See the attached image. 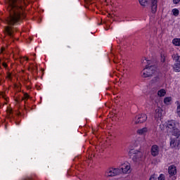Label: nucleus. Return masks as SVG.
Instances as JSON below:
<instances>
[{
	"instance_id": "nucleus-5",
	"label": "nucleus",
	"mask_w": 180,
	"mask_h": 180,
	"mask_svg": "<svg viewBox=\"0 0 180 180\" xmlns=\"http://www.w3.org/2000/svg\"><path fill=\"white\" fill-rule=\"evenodd\" d=\"M107 176H116L122 174V170L119 168H111L106 172Z\"/></svg>"
},
{
	"instance_id": "nucleus-7",
	"label": "nucleus",
	"mask_w": 180,
	"mask_h": 180,
	"mask_svg": "<svg viewBox=\"0 0 180 180\" xmlns=\"http://www.w3.org/2000/svg\"><path fill=\"white\" fill-rule=\"evenodd\" d=\"M147 120V115L141 114L136 117L135 123L136 124H139V123H144Z\"/></svg>"
},
{
	"instance_id": "nucleus-9",
	"label": "nucleus",
	"mask_w": 180,
	"mask_h": 180,
	"mask_svg": "<svg viewBox=\"0 0 180 180\" xmlns=\"http://www.w3.org/2000/svg\"><path fill=\"white\" fill-rule=\"evenodd\" d=\"M162 117V109L160 107H158L155 110V118L161 119Z\"/></svg>"
},
{
	"instance_id": "nucleus-31",
	"label": "nucleus",
	"mask_w": 180,
	"mask_h": 180,
	"mask_svg": "<svg viewBox=\"0 0 180 180\" xmlns=\"http://www.w3.org/2000/svg\"><path fill=\"white\" fill-rule=\"evenodd\" d=\"M2 65L4 66L5 68H6V67H8V65H6V63H3Z\"/></svg>"
},
{
	"instance_id": "nucleus-2",
	"label": "nucleus",
	"mask_w": 180,
	"mask_h": 180,
	"mask_svg": "<svg viewBox=\"0 0 180 180\" xmlns=\"http://www.w3.org/2000/svg\"><path fill=\"white\" fill-rule=\"evenodd\" d=\"M167 131L171 133L172 136H175L178 139L180 136L179 129L176 128V122L175 120H169L167 122Z\"/></svg>"
},
{
	"instance_id": "nucleus-16",
	"label": "nucleus",
	"mask_w": 180,
	"mask_h": 180,
	"mask_svg": "<svg viewBox=\"0 0 180 180\" xmlns=\"http://www.w3.org/2000/svg\"><path fill=\"white\" fill-rule=\"evenodd\" d=\"M179 144L178 143V141H176L175 139H172L170 141V146L171 147L174 148V147H176V145Z\"/></svg>"
},
{
	"instance_id": "nucleus-34",
	"label": "nucleus",
	"mask_w": 180,
	"mask_h": 180,
	"mask_svg": "<svg viewBox=\"0 0 180 180\" xmlns=\"http://www.w3.org/2000/svg\"><path fill=\"white\" fill-rule=\"evenodd\" d=\"M8 78H11V74L8 75Z\"/></svg>"
},
{
	"instance_id": "nucleus-6",
	"label": "nucleus",
	"mask_w": 180,
	"mask_h": 180,
	"mask_svg": "<svg viewBox=\"0 0 180 180\" xmlns=\"http://www.w3.org/2000/svg\"><path fill=\"white\" fill-rule=\"evenodd\" d=\"M131 166H130V163H124L123 165H122L121 167H120V171H121V174H130L131 170H130Z\"/></svg>"
},
{
	"instance_id": "nucleus-17",
	"label": "nucleus",
	"mask_w": 180,
	"mask_h": 180,
	"mask_svg": "<svg viewBox=\"0 0 180 180\" xmlns=\"http://www.w3.org/2000/svg\"><path fill=\"white\" fill-rule=\"evenodd\" d=\"M172 57H173V60H174L176 63H180V60H180V56H179V55H178L176 53V54L173 55Z\"/></svg>"
},
{
	"instance_id": "nucleus-14",
	"label": "nucleus",
	"mask_w": 180,
	"mask_h": 180,
	"mask_svg": "<svg viewBox=\"0 0 180 180\" xmlns=\"http://www.w3.org/2000/svg\"><path fill=\"white\" fill-rule=\"evenodd\" d=\"M173 68H174L175 72H180V63H175Z\"/></svg>"
},
{
	"instance_id": "nucleus-11",
	"label": "nucleus",
	"mask_w": 180,
	"mask_h": 180,
	"mask_svg": "<svg viewBox=\"0 0 180 180\" xmlns=\"http://www.w3.org/2000/svg\"><path fill=\"white\" fill-rule=\"evenodd\" d=\"M168 172L172 176L175 175L176 174V167L174 165L169 166Z\"/></svg>"
},
{
	"instance_id": "nucleus-30",
	"label": "nucleus",
	"mask_w": 180,
	"mask_h": 180,
	"mask_svg": "<svg viewBox=\"0 0 180 180\" xmlns=\"http://www.w3.org/2000/svg\"><path fill=\"white\" fill-rule=\"evenodd\" d=\"M146 61L148 65H150V60H147L145 59V60H143V63H146Z\"/></svg>"
},
{
	"instance_id": "nucleus-33",
	"label": "nucleus",
	"mask_w": 180,
	"mask_h": 180,
	"mask_svg": "<svg viewBox=\"0 0 180 180\" xmlns=\"http://www.w3.org/2000/svg\"><path fill=\"white\" fill-rule=\"evenodd\" d=\"M62 4H65V0H60Z\"/></svg>"
},
{
	"instance_id": "nucleus-36",
	"label": "nucleus",
	"mask_w": 180,
	"mask_h": 180,
	"mask_svg": "<svg viewBox=\"0 0 180 180\" xmlns=\"http://www.w3.org/2000/svg\"><path fill=\"white\" fill-rule=\"evenodd\" d=\"M24 58H25V60H29V58L27 57H24Z\"/></svg>"
},
{
	"instance_id": "nucleus-29",
	"label": "nucleus",
	"mask_w": 180,
	"mask_h": 180,
	"mask_svg": "<svg viewBox=\"0 0 180 180\" xmlns=\"http://www.w3.org/2000/svg\"><path fill=\"white\" fill-rule=\"evenodd\" d=\"M174 4H179L180 0H173Z\"/></svg>"
},
{
	"instance_id": "nucleus-25",
	"label": "nucleus",
	"mask_w": 180,
	"mask_h": 180,
	"mask_svg": "<svg viewBox=\"0 0 180 180\" xmlns=\"http://www.w3.org/2000/svg\"><path fill=\"white\" fill-rule=\"evenodd\" d=\"M29 98V95L27 94H24V97L22 98V101H25V99Z\"/></svg>"
},
{
	"instance_id": "nucleus-21",
	"label": "nucleus",
	"mask_w": 180,
	"mask_h": 180,
	"mask_svg": "<svg viewBox=\"0 0 180 180\" xmlns=\"http://www.w3.org/2000/svg\"><path fill=\"white\" fill-rule=\"evenodd\" d=\"M172 12H173V15L174 16H178V15H179V9L174 8V9L172 10Z\"/></svg>"
},
{
	"instance_id": "nucleus-18",
	"label": "nucleus",
	"mask_w": 180,
	"mask_h": 180,
	"mask_svg": "<svg viewBox=\"0 0 180 180\" xmlns=\"http://www.w3.org/2000/svg\"><path fill=\"white\" fill-rule=\"evenodd\" d=\"M177 107H176V114L180 117V103L179 101L176 102Z\"/></svg>"
},
{
	"instance_id": "nucleus-4",
	"label": "nucleus",
	"mask_w": 180,
	"mask_h": 180,
	"mask_svg": "<svg viewBox=\"0 0 180 180\" xmlns=\"http://www.w3.org/2000/svg\"><path fill=\"white\" fill-rule=\"evenodd\" d=\"M129 156L131 157L134 162H137L140 161V160L141 159V157H143V153L134 149H131L129 150Z\"/></svg>"
},
{
	"instance_id": "nucleus-27",
	"label": "nucleus",
	"mask_w": 180,
	"mask_h": 180,
	"mask_svg": "<svg viewBox=\"0 0 180 180\" xmlns=\"http://www.w3.org/2000/svg\"><path fill=\"white\" fill-rule=\"evenodd\" d=\"M156 179H157V177H155V175H152V176L150 177V179H149V180H156Z\"/></svg>"
},
{
	"instance_id": "nucleus-28",
	"label": "nucleus",
	"mask_w": 180,
	"mask_h": 180,
	"mask_svg": "<svg viewBox=\"0 0 180 180\" xmlns=\"http://www.w3.org/2000/svg\"><path fill=\"white\" fill-rule=\"evenodd\" d=\"M160 80V78H158V77H154V79H153V82H158V81Z\"/></svg>"
},
{
	"instance_id": "nucleus-1",
	"label": "nucleus",
	"mask_w": 180,
	"mask_h": 180,
	"mask_svg": "<svg viewBox=\"0 0 180 180\" xmlns=\"http://www.w3.org/2000/svg\"><path fill=\"white\" fill-rule=\"evenodd\" d=\"M25 0H9V6L8 11L9 16L5 20V23L8 25L4 27V33L12 37L13 34V28L20 25L22 20L25 19V15L22 13V6L19 4H23Z\"/></svg>"
},
{
	"instance_id": "nucleus-26",
	"label": "nucleus",
	"mask_w": 180,
	"mask_h": 180,
	"mask_svg": "<svg viewBox=\"0 0 180 180\" xmlns=\"http://www.w3.org/2000/svg\"><path fill=\"white\" fill-rule=\"evenodd\" d=\"M160 129L162 131L163 130L165 129V127L164 126V124H160Z\"/></svg>"
},
{
	"instance_id": "nucleus-22",
	"label": "nucleus",
	"mask_w": 180,
	"mask_h": 180,
	"mask_svg": "<svg viewBox=\"0 0 180 180\" xmlns=\"http://www.w3.org/2000/svg\"><path fill=\"white\" fill-rule=\"evenodd\" d=\"M78 131L77 129H75L74 131V132L72 131H70V138L72 139V137H74V136H75L76 133Z\"/></svg>"
},
{
	"instance_id": "nucleus-13",
	"label": "nucleus",
	"mask_w": 180,
	"mask_h": 180,
	"mask_svg": "<svg viewBox=\"0 0 180 180\" xmlns=\"http://www.w3.org/2000/svg\"><path fill=\"white\" fill-rule=\"evenodd\" d=\"M167 94V91H165V89H162L158 91V96H165V94Z\"/></svg>"
},
{
	"instance_id": "nucleus-12",
	"label": "nucleus",
	"mask_w": 180,
	"mask_h": 180,
	"mask_svg": "<svg viewBox=\"0 0 180 180\" xmlns=\"http://www.w3.org/2000/svg\"><path fill=\"white\" fill-rule=\"evenodd\" d=\"M147 131H148V129L147 127H144V128L138 129L137 134H140L141 136L143 134H146V133H147Z\"/></svg>"
},
{
	"instance_id": "nucleus-8",
	"label": "nucleus",
	"mask_w": 180,
	"mask_h": 180,
	"mask_svg": "<svg viewBox=\"0 0 180 180\" xmlns=\"http://www.w3.org/2000/svg\"><path fill=\"white\" fill-rule=\"evenodd\" d=\"M160 153V149L158 148V146L153 145L151 148V154L153 157H157L158 155V153Z\"/></svg>"
},
{
	"instance_id": "nucleus-23",
	"label": "nucleus",
	"mask_w": 180,
	"mask_h": 180,
	"mask_svg": "<svg viewBox=\"0 0 180 180\" xmlns=\"http://www.w3.org/2000/svg\"><path fill=\"white\" fill-rule=\"evenodd\" d=\"M69 2H70V6L72 7L75 4V0H69Z\"/></svg>"
},
{
	"instance_id": "nucleus-15",
	"label": "nucleus",
	"mask_w": 180,
	"mask_h": 180,
	"mask_svg": "<svg viewBox=\"0 0 180 180\" xmlns=\"http://www.w3.org/2000/svg\"><path fill=\"white\" fill-rule=\"evenodd\" d=\"M172 101V98L171 97H166L164 99V103H165V105H171V101Z\"/></svg>"
},
{
	"instance_id": "nucleus-32",
	"label": "nucleus",
	"mask_w": 180,
	"mask_h": 180,
	"mask_svg": "<svg viewBox=\"0 0 180 180\" xmlns=\"http://www.w3.org/2000/svg\"><path fill=\"white\" fill-rule=\"evenodd\" d=\"M162 61L164 63L165 61V58H162Z\"/></svg>"
},
{
	"instance_id": "nucleus-19",
	"label": "nucleus",
	"mask_w": 180,
	"mask_h": 180,
	"mask_svg": "<svg viewBox=\"0 0 180 180\" xmlns=\"http://www.w3.org/2000/svg\"><path fill=\"white\" fill-rule=\"evenodd\" d=\"M172 43L174 46H180V39H174Z\"/></svg>"
},
{
	"instance_id": "nucleus-3",
	"label": "nucleus",
	"mask_w": 180,
	"mask_h": 180,
	"mask_svg": "<svg viewBox=\"0 0 180 180\" xmlns=\"http://www.w3.org/2000/svg\"><path fill=\"white\" fill-rule=\"evenodd\" d=\"M157 70V67L154 65L148 66L146 65V68H144L142 71V77L143 78H148V77H153V75L155 72Z\"/></svg>"
},
{
	"instance_id": "nucleus-10",
	"label": "nucleus",
	"mask_w": 180,
	"mask_h": 180,
	"mask_svg": "<svg viewBox=\"0 0 180 180\" xmlns=\"http://www.w3.org/2000/svg\"><path fill=\"white\" fill-rule=\"evenodd\" d=\"M158 0H150V6L152 10V13H155L157 12V4Z\"/></svg>"
},
{
	"instance_id": "nucleus-20",
	"label": "nucleus",
	"mask_w": 180,
	"mask_h": 180,
	"mask_svg": "<svg viewBox=\"0 0 180 180\" xmlns=\"http://www.w3.org/2000/svg\"><path fill=\"white\" fill-rule=\"evenodd\" d=\"M139 4L141 5V6H147V0H139Z\"/></svg>"
},
{
	"instance_id": "nucleus-35",
	"label": "nucleus",
	"mask_w": 180,
	"mask_h": 180,
	"mask_svg": "<svg viewBox=\"0 0 180 180\" xmlns=\"http://www.w3.org/2000/svg\"><path fill=\"white\" fill-rule=\"evenodd\" d=\"M4 50H5L4 48H1V51H4Z\"/></svg>"
},
{
	"instance_id": "nucleus-24",
	"label": "nucleus",
	"mask_w": 180,
	"mask_h": 180,
	"mask_svg": "<svg viewBox=\"0 0 180 180\" xmlns=\"http://www.w3.org/2000/svg\"><path fill=\"white\" fill-rule=\"evenodd\" d=\"M158 180H165V176L164 174H160L158 177Z\"/></svg>"
}]
</instances>
